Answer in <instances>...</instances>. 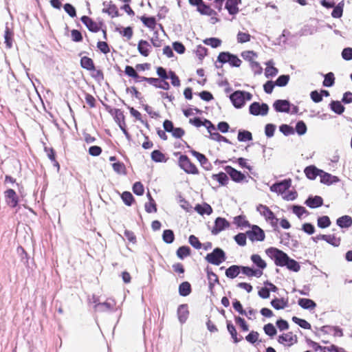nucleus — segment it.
<instances>
[{
	"mask_svg": "<svg viewBox=\"0 0 352 352\" xmlns=\"http://www.w3.org/2000/svg\"><path fill=\"white\" fill-rule=\"evenodd\" d=\"M266 253L274 259L275 265L280 267H285L289 258L285 252L276 248H268Z\"/></svg>",
	"mask_w": 352,
	"mask_h": 352,
	"instance_id": "obj_1",
	"label": "nucleus"
},
{
	"mask_svg": "<svg viewBox=\"0 0 352 352\" xmlns=\"http://www.w3.org/2000/svg\"><path fill=\"white\" fill-rule=\"evenodd\" d=\"M252 98V95L244 91H236L232 93L230 98L236 108H241L245 103V101L250 100Z\"/></svg>",
	"mask_w": 352,
	"mask_h": 352,
	"instance_id": "obj_2",
	"label": "nucleus"
},
{
	"mask_svg": "<svg viewBox=\"0 0 352 352\" xmlns=\"http://www.w3.org/2000/svg\"><path fill=\"white\" fill-rule=\"evenodd\" d=\"M179 166L187 174L198 175L199 171L195 164L186 155H182L178 159Z\"/></svg>",
	"mask_w": 352,
	"mask_h": 352,
	"instance_id": "obj_3",
	"label": "nucleus"
},
{
	"mask_svg": "<svg viewBox=\"0 0 352 352\" xmlns=\"http://www.w3.org/2000/svg\"><path fill=\"white\" fill-rule=\"evenodd\" d=\"M206 261L214 265H219L221 263L226 259L224 251L219 248H216L211 253L208 254L205 257Z\"/></svg>",
	"mask_w": 352,
	"mask_h": 352,
	"instance_id": "obj_4",
	"label": "nucleus"
},
{
	"mask_svg": "<svg viewBox=\"0 0 352 352\" xmlns=\"http://www.w3.org/2000/svg\"><path fill=\"white\" fill-rule=\"evenodd\" d=\"M257 211L264 217L265 219L269 222L273 228H277L278 219L275 217V214L268 206L259 204L257 206Z\"/></svg>",
	"mask_w": 352,
	"mask_h": 352,
	"instance_id": "obj_5",
	"label": "nucleus"
},
{
	"mask_svg": "<svg viewBox=\"0 0 352 352\" xmlns=\"http://www.w3.org/2000/svg\"><path fill=\"white\" fill-rule=\"evenodd\" d=\"M217 60L221 63H228L231 66L236 67H240L242 63L237 56L224 52L219 53Z\"/></svg>",
	"mask_w": 352,
	"mask_h": 352,
	"instance_id": "obj_6",
	"label": "nucleus"
},
{
	"mask_svg": "<svg viewBox=\"0 0 352 352\" xmlns=\"http://www.w3.org/2000/svg\"><path fill=\"white\" fill-rule=\"evenodd\" d=\"M248 239L252 241H263L265 234L264 231L258 226H252V229L246 232Z\"/></svg>",
	"mask_w": 352,
	"mask_h": 352,
	"instance_id": "obj_7",
	"label": "nucleus"
},
{
	"mask_svg": "<svg viewBox=\"0 0 352 352\" xmlns=\"http://www.w3.org/2000/svg\"><path fill=\"white\" fill-rule=\"evenodd\" d=\"M249 111L254 116H266L269 111V107L265 103L260 104L259 102H254L250 104Z\"/></svg>",
	"mask_w": 352,
	"mask_h": 352,
	"instance_id": "obj_8",
	"label": "nucleus"
},
{
	"mask_svg": "<svg viewBox=\"0 0 352 352\" xmlns=\"http://www.w3.org/2000/svg\"><path fill=\"white\" fill-rule=\"evenodd\" d=\"M278 342L287 346H291L298 342V337L293 332L283 333L278 338Z\"/></svg>",
	"mask_w": 352,
	"mask_h": 352,
	"instance_id": "obj_9",
	"label": "nucleus"
},
{
	"mask_svg": "<svg viewBox=\"0 0 352 352\" xmlns=\"http://www.w3.org/2000/svg\"><path fill=\"white\" fill-rule=\"evenodd\" d=\"M82 23L92 32H98L101 29L102 23L94 21L91 18L87 16H82L80 18Z\"/></svg>",
	"mask_w": 352,
	"mask_h": 352,
	"instance_id": "obj_10",
	"label": "nucleus"
},
{
	"mask_svg": "<svg viewBox=\"0 0 352 352\" xmlns=\"http://www.w3.org/2000/svg\"><path fill=\"white\" fill-rule=\"evenodd\" d=\"M290 186L291 179H285L280 182L274 184L270 187V190L278 194H283L289 188Z\"/></svg>",
	"mask_w": 352,
	"mask_h": 352,
	"instance_id": "obj_11",
	"label": "nucleus"
},
{
	"mask_svg": "<svg viewBox=\"0 0 352 352\" xmlns=\"http://www.w3.org/2000/svg\"><path fill=\"white\" fill-rule=\"evenodd\" d=\"M230 227V223L224 218L217 217L212 229L213 234H217L222 230Z\"/></svg>",
	"mask_w": 352,
	"mask_h": 352,
	"instance_id": "obj_12",
	"label": "nucleus"
},
{
	"mask_svg": "<svg viewBox=\"0 0 352 352\" xmlns=\"http://www.w3.org/2000/svg\"><path fill=\"white\" fill-rule=\"evenodd\" d=\"M6 203L12 208H15L19 203V197L13 189H8L5 191Z\"/></svg>",
	"mask_w": 352,
	"mask_h": 352,
	"instance_id": "obj_13",
	"label": "nucleus"
},
{
	"mask_svg": "<svg viewBox=\"0 0 352 352\" xmlns=\"http://www.w3.org/2000/svg\"><path fill=\"white\" fill-rule=\"evenodd\" d=\"M225 170L230 176L231 179L236 182H241L245 178L244 174L230 166H226Z\"/></svg>",
	"mask_w": 352,
	"mask_h": 352,
	"instance_id": "obj_14",
	"label": "nucleus"
},
{
	"mask_svg": "<svg viewBox=\"0 0 352 352\" xmlns=\"http://www.w3.org/2000/svg\"><path fill=\"white\" fill-rule=\"evenodd\" d=\"M241 3V0H226L225 8L230 15H235L239 12V5Z\"/></svg>",
	"mask_w": 352,
	"mask_h": 352,
	"instance_id": "obj_15",
	"label": "nucleus"
},
{
	"mask_svg": "<svg viewBox=\"0 0 352 352\" xmlns=\"http://www.w3.org/2000/svg\"><path fill=\"white\" fill-rule=\"evenodd\" d=\"M151 49V45L147 41L143 39L139 41L138 43V50L142 56L144 57L148 56Z\"/></svg>",
	"mask_w": 352,
	"mask_h": 352,
	"instance_id": "obj_16",
	"label": "nucleus"
},
{
	"mask_svg": "<svg viewBox=\"0 0 352 352\" xmlns=\"http://www.w3.org/2000/svg\"><path fill=\"white\" fill-rule=\"evenodd\" d=\"M273 107L277 112H289L290 102L287 100H277L274 104Z\"/></svg>",
	"mask_w": 352,
	"mask_h": 352,
	"instance_id": "obj_17",
	"label": "nucleus"
},
{
	"mask_svg": "<svg viewBox=\"0 0 352 352\" xmlns=\"http://www.w3.org/2000/svg\"><path fill=\"white\" fill-rule=\"evenodd\" d=\"M89 74L92 78L97 82H102L104 79V75L102 69L97 67L94 65L89 70Z\"/></svg>",
	"mask_w": 352,
	"mask_h": 352,
	"instance_id": "obj_18",
	"label": "nucleus"
},
{
	"mask_svg": "<svg viewBox=\"0 0 352 352\" xmlns=\"http://www.w3.org/2000/svg\"><path fill=\"white\" fill-rule=\"evenodd\" d=\"M124 74L127 76L132 78L135 82H142L143 76H141L138 74V71L135 67L134 68L132 66L126 65L124 68Z\"/></svg>",
	"mask_w": 352,
	"mask_h": 352,
	"instance_id": "obj_19",
	"label": "nucleus"
},
{
	"mask_svg": "<svg viewBox=\"0 0 352 352\" xmlns=\"http://www.w3.org/2000/svg\"><path fill=\"white\" fill-rule=\"evenodd\" d=\"M226 324H227V329H228V332L230 333L231 338H232L234 343H238V342H241V340H243V336L238 335L236 329L231 321L227 320Z\"/></svg>",
	"mask_w": 352,
	"mask_h": 352,
	"instance_id": "obj_20",
	"label": "nucleus"
},
{
	"mask_svg": "<svg viewBox=\"0 0 352 352\" xmlns=\"http://www.w3.org/2000/svg\"><path fill=\"white\" fill-rule=\"evenodd\" d=\"M320 171V169L314 165L307 166L304 170L306 177L311 180H314L317 176H319Z\"/></svg>",
	"mask_w": 352,
	"mask_h": 352,
	"instance_id": "obj_21",
	"label": "nucleus"
},
{
	"mask_svg": "<svg viewBox=\"0 0 352 352\" xmlns=\"http://www.w3.org/2000/svg\"><path fill=\"white\" fill-rule=\"evenodd\" d=\"M271 305L275 309L279 310L287 307L289 305V302L287 298H275L271 301Z\"/></svg>",
	"mask_w": 352,
	"mask_h": 352,
	"instance_id": "obj_22",
	"label": "nucleus"
},
{
	"mask_svg": "<svg viewBox=\"0 0 352 352\" xmlns=\"http://www.w3.org/2000/svg\"><path fill=\"white\" fill-rule=\"evenodd\" d=\"M140 19L144 25L151 30H154L155 29L157 25V21L154 16H146L144 15L142 16Z\"/></svg>",
	"mask_w": 352,
	"mask_h": 352,
	"instance_id": "obj_23",
	"label": "nucleus"
},
{
	"mask_svg": "<svg viewBox=\"0 0 352 352\" xmlns=\"http://www.w3.org/2000/svg\"><path fill=\"white\" fill-rule=\"evenodd\" d=\"M241 271L243 274L248 277L256 276L260 277L263 274V271L260 270H254L248 266H240Z\"/></svg>",
	"mask_w": 352,
	"mask_h": 352,
	"instance_id": "obj_24",
	"label": "nucleus"
},
{
	"mask_svg": "<svg viewBox=\"0 0 352 352\" xmlns=\"http://www.w3.org/2000/svg\"><path fill=\"white\" fill-rule=\"evenodd\" d=\"M307 206L315 208L321 206L323 204V199L320 196L309 197L305 201Z\"/></svg>",
	"mask_w": 352,
	"mask_h": 352,
	"instance_id": "obj_25",
	"label": "nucleus"
},
{
	"mask_svg": "<svg viewBox=\"0 0 352 352\" xmlns=\"http://www.w3.org/2000/svg\"><path fill=\"white\" fill-rule=\"evenodd\" d=\"M210 290L212 291L216 283H219L218 276L208 268L206 269Z\"/></svg>",
	"mask_w": 352,
	"mask_h": 352,
	"instance_id": "obj_26",
	"label": "nucleus"
},
{
	"mask_svg": "<svg viewBox=\"0 0 352 352\" xmlns=\"http://www.w3.org/2000/svg\"><path fill=\"white\" fill-rule=\"evenodd\" d=\"M336 223L342 228H349L352 225V218L350 216L344 215L337 219Z\"/></svg>",
	"mask_w": 352,
	"mask_h": 352,
	"instance_id": "obj_27",
	"label": "nucleus"
},
{
	"mask_svg": "<svg viewBox=\"0 0 352 352\" xmlns=\"http://www.w3.org/2000/svg\"><path fill=\"white\" fill-rule=\"evenodd\" d=\"M298 304L302 308L305 309H314L316 307V302L309 298H299L298 300Z\"/></svg>",
	"mask_w": 352,
	"mask_h": 352,
	"instance_id": "obj_28",
	"label": "nucleus"
},
{
	"mask_svg": "<svg viewBox=\"0 0 352 352\" xmlns=\"http://www.w3.org/2000/svg\"><path fill=\"white\" fill-rule=\"evenodd\" d=\"M197 12H199L201 15H206L210 16L217 14L216 11L213 10L210 6L206 4L204 1Z\"/></svg>",
	"mask_w": 352,
	"mask_h": 352,
	"instance_id": "obj_29",
	"label": "nucleus"
},
{
	"mask_svg": "<svg viewBox=\"0 0 352 352\" xmlns=\"http://www.w3.org/2000/svg\"><path fill=\"white\" fill-rule=\"evenodd\" d=\"M241 272V267L239 265H233L229 267L226 270V276L231 279L236 278Z\"/></svg>",
	"mask_w": 352,
	"mask_h": 352,
	"instance_id": "obj_30",
	"label": "nucleus"
},
{
	"mask_svg": "<svg viewBox=\"0 0 352 352\" xmlns=\"http://www.w3.org/2000/svg\"><path fill=\"white\" fill-rule=\"evenodd\" d=\"M116 31L128 41L131 40L133 35V30L130 26L126 28H116Z\"/></svg>",
	"mask_w": 352,
	"mask_h": 352,
	"instance_id": "obj_31",
	"label": "nucleus"
},
{
	"mask_svg": "<svg viewBox=\"0 0 352 352\" xmlns=\"http://www.w3.org/2000/svg\"><path fill=\"white\" fill-rule=\"evenodd\" d=\"M191 292V285L188 281H184L179 285V294L180 296H187Z\"/></svg>",
	"mask_w": 352,
	"mask_h": 352,
	"instance_id": "obj_32",
	"label": "nucleus"
},
{
	"mask_svg": "<svg viewBox=\"0 0 352 352\" xmlns=\"http://www.w3.org/2000/svg\"><path fill=\"white\" fill-rule=\"evenodd\" d=\"M151 157L155 162H166L168 160L166 155L160 150H154L151 154Z\"/></svg>",
	"mask_w": 352,
	"mask_h": 352,
	"instance_id": "obj_33",
	"label": "nucleus"
},
{
	"mask_svg": "<svg viewBox=\"0 0 352 352\" xmlns=\"http://www.w3.org/2000/svg\"><path fill=\"white\" fill-rule=\"evenodd\" d=\"M195 209L199 214L201 215L204 214L209 215L212 212V207L206 203L204 204L203 205L197 204Z\"/></svg>",
	"mask_w": 352,
	"mask_h": 352,
	"instance_id": "obj_34",
	"label": "nucleus"
},
{
	"mask_svg": "<svg viewBox=\"0 0 352 352\" xmlns=\"http://www.w3.org/2000/svg\"><path fill=\"white\" fill-rule=\"evenodd\" d=\"M323 240L327 241L334 247H338L340 245V237L336 236L335 234H327V236H322Z\"/></svg>",
	"mask_w": 352,
	"mask_h": 352,
	"instance_id": "obj_35",
	"label": "nucleus"
},
{
	"mask_svg": "<svg viewBox=\"0 0 352 352\" xmlns=\"http://www.w3.org/2000/svg\"><path fill=\"white\" fill-rule=\"evenodd\" d=\"M233 223L236 225L238 227L241 228L250 227V225L248 221L246 219L245 216L244 215H239L234 218Z\"/></svg>",
	"mask_w": 352,
	"mask_h": 352,
	"instance_id": "obj_36",
	"label": "nucleus"
},
{
	"mask_svg": "<svg viewBox=\"0 0 352 352\" xmlns=\"http://www.w3.org/2000/svg\"><path fill=\"white\" fill-rule=\"evenodd\" d=\"M320 182L324 184H331L333 182H335L336 177L332 176L331 174L324 172L321 170L320 175Z\"/></svg>",
	"mask_w": 352,
	"mask_h": 352,
	"instance_id": "obj_37",
	"label": "nucleus"
},
{
	"mask_svg": "<svg viewBox=\"0 0 352 352\" xmlns=\"http://www.w3.org/2000/svg\"><path fill=\"white\" fill-rule=\"evenodd\" d=\"M80 65L82 69L89 70L94 65H95V63L92 58L85 56L81 57Z\"/></svg>",
	"mask_w": 352,
	"mask_h": 352,
	"instance_id": "obj_38",
	"label": "nucleus"
},
{
	"mask_svg": "<svg viewBox=\"0 0 352 352\" xmlns=\"http://www.w3.org/2000/svg\"><path fill=\"white\" fill-rule=\"evenodd\" d=\"M212 177L217 180L221 186L227 185L229 180L227 173L223 172H221L218 174H214L212 175Z\"/></svg>",
	"mask_w": 352,
	"mask_h": 352,
	"instance_id": "obj_39",
	"label": "nucleus"
},
{
	"mask_svg": "<svg viewBox=\"0 0 352 352\" xmlns=\"http://www.w3.org/2000/svg\"><path fill=\"white\" fill-rule=\"evenodd\" d=\"M285 267H286L290 271L295 272H298L300 270V264L293 258H288Z\"/></svg>",
	"mask_w": 352,
	"mask_h": 352,
	"instance_id": "obj_40",
	"label": "nucleus"
},
{
	"mask_svg": "<svg viewBox=\"0 0 352 352\" xmlns=\"http://www.w3.org/2000/svg\"><path fill=\"white\" fill-rule=\"evenodd\" d=\"M252 261L261 270H262L265 269L267 266L265 261L262 259L260 255L258 254H253L251 256Z\"/></svg>",
	"mask_w": 352,
	"mask_h": 352,
	"instance_id": "obj_41",
	"label": "nucleus"
},
{
	"mask_svg": "<svg viewBox=\"0 0 352 352\" xmlns=\"http://www.w3.org/2000/svg\"><path fill=\"white\" fill-rule=\"evenodd\" d=\"M190 152L192 156L196 157L202 166L204 167L206 164H209L208 158L204 154L195 150H191Z\"/></svg>",
	"mask_w": 352,
	"mask_h": 352,
	"instance_id": "obj_42",
	"label": "nucleus"
},
{
	"mask_svg": "<svg viewBox=\"0 0 352 352\" xmlns=\"http://www.w3.org/2000/svg\"><path fill=\"white\" fill-rule=\"evenodd\" d=\"M189 122L196 127H200L201 126H208L209 127L212 126V122L206 119L202 121L199 118H194L192 119H190Z\"/></svg>",
	"mask_w": 352,
	"mask_h": 352,
	"instance_id": "obj_43",
	"label": "nucleus"
},
{
	"mask_svg": "<svg viewBox=\"0 0 352 352\" xmlns=\"http://www.w3.org/2000/svg\"><path fill=\"white\" fill-rule=\"evenodd\" d=\"M331 109L337 114H342L344 111V107L340 101H332L330 103Z\"/></svg>",
	"mask_w": 352,
	"mask_h": 352,
	"instance_id": "obj_44",
	"label": "nucleus"
},
{
	"mask_svg": "<svg viewBox=\"0 0 352 352\" xmlns=\"http://www.w3.org/2000/svg\"><path fill=\"white\" fill-rule=\"evenodd\" d=\"M103 12L107 13L112 18L120 16L118 9L115 4L109 3L106 9H103Z\"/></svg>",
	"mask_w": 352,
	"mask_h": 352,
	"instance_id": "obj_45",
	"label": "nucleus"
},
{
	"mask_svg": "<svg viewBox=\"0 0 352 352\" xmlns=\"http://www.w3.org/2000/svg\"><path fill=\"white\" fill-rule=\"evenodd\" d=\"M241 56L245 60L248 61L250 64H251L256 59L258 56L254 51L248 50L243 52L241 53Z\"/></svg>",
	"mask_w": 352,
	"mask_h": 352,
	"instance_id": "obj_46",
	"label": "nucleus"
},
{
	"mask_svg": "<svg viewBox=\"0 0 352 352\" xmlns=\"http://www.w3.org/2000/svg\"><path fill=\"white\" fill-rule=\"evenodd\" d=\"M190 248L188 246H181L177 250V256L180 259H184V258L190 255Z\"/></svg>",
	"mask_w": 352,
	"mask_h": 352,
	"instance_id": "obj_47",
	"label": "nucleus"
},
{
	"mask_svg": "<svg viewBox=\"0 0 352 352\" xmlns=\"http://www.w3.org/2000/svg\"><path fill=\"white\" fill-rule=\"evenodd\" d=\"M13 32L8 28H6L4 33L5 43L7 47L10 48L12 46Z\"/></svg>",
	"mask_w": 352,
	"mask_h": 352,
	"instance_id": "obj_48",
	"label": "nucleus"
},
{
	"mask_svg": "<svg viewBox=\"0 0 352 352\" xmlns=\"http://www.w3.org/2000/svg\"><path fill=\"white\" fill-rule=\"evenodd\" d=\"M343 2L339 3L336 6L333 7V10L331 12V16L333 18L338 19L342 16L343 14Z\"/></svg>",
	"mask_w": 352,
	"mask_h": 352,
	"instance_id": "obj_49",
	"label": "nucleus"
},
{
	"mask_svg": "<svg viewBox=\"0 0 352 352\" xmlns=\"http://www.w3.org/2000/svg\"><path fill=\"white\" fill-rule=\"evenodd\" d=\"M188 311L187 310V305H180L178 308V316L179 320L182 322H185L188 317Z\"/></svg>",
	"mask_w": 352,
	"mask_h": 352,
	"instance_id": "obj_50",
	"label": "nucleus"
},
{
	"mask_svg": "<svg viewBox=\"0 0 352 352\" xmlns=\"http://www.w3.org/2000/svg\"><path fill=\"white\" fill-rule=\"evenodd\" d=\"M235 323L243 331H248L249 330V325L244 318L240 316L234 317Z\"/></svg>",
	"mask_w": 352,
	"mask_h": 352,
	"instance_id": "obj_51",
	"label": "nucleus"
},
{
	"mask_svg": "<svg viewBox=\"0 0 352 352\" xmlns=\"http://www.w3.org/2000/svg\"><path fill=\"white\" fill-rule=\"evenodd\" d=\"M163 240L166 243H171L175 240V235L171 230H165L162 234Z\"/></svg>",
	"mask_w": 352,
	"mask_h": 352,
	"instance_id": "obj_52",
	"label": "nucleus"
},
{
	"mask_svg": "<svg viewBox=\"0 0 352 352\" xmlns=\"http://www.w3.org/2000/svg\"><path fill=\"white\" fill-rule=\"evenodd\" d=\"M292 321L305 329H310L311 328V324L307 320L296 316L292 317Z\"/></svg>",
	"mask_w": 352,
	"mask_h": 352,
	"instance_id": "obj_53",
	"label": "nucleus"
},
{
	"mask_svg": "<svg viewBox=\"0 0 352 352\" xmlns=\"http://www.w3.org/2000/svg\"><path fill=\"white\" fill-rule=\"evenodd\" d=\"M237 138L240 142L250 141L252 140V135L248 131H242L239 132Z\"/></svg>",
	"mask_w": 352,
	"mask_h": 352,
	"instance_id": "obj_54",
	"label": "nucleus"
},
{
	"mask_svg": "<svg viewBox=\"0 0 352 352\" xmlns=\"http://www.w3.org/2000/svg\"><path fill=\"white\" fill-rule=\"evenodd\" d=\"M204 43L216 48L221 45V41L217 38H208L204 40Z\"/></svg>",
	"mask_w": 352,
	"mask_h": 352,
	"instance_id": "obj_55",
	"label": "nucleus"
},
{
	"mask_svg": "<svg viewBox=\"0 0 352 352\" xmlns=\"http://www.w3.org/2000/svg\"><path fill=\"white\" fill-rule=\"evenodd\" d=\"M317 224L319 228H326L330 226L331 221L329 217L322 216L318 219Z\"/></svg>",
	"mask_w": 352,
	"mask_h": 352,
	"instance_id": "obj_56",
	"label": "nucleus"
},
{
	"mask_svg": "<svg viewBox=\"0 0 352 352\" xmlns=\"http://www.w3.org/2000/svg\"><path fill=\"white\" fill-rule=\"evenodd\" d=\"M335 82L334 74L332 72H329L324 76L323 80V85L324 87H331Z\"/></svg>",
	"mask_w": 352,
	"mask_h": 352,
	"instance_id": "obj_57",
	"label": "nucleus"
},
{
	"mask_svg": "<svg viewBox=\"0 0 352 352\" xmlns=\"http://www.w3.org/2000/svg\"><path fill=\"white\" fill-rule=\"evenodd\" d=\"M236 38L238 43H243L250 41L251 35L248 32H239L236 36Z\"/></svg>",
	"mask_w": 352,
	"mask_h": 352,
	"instance_id": "obj_58",
	"label": "nucleus"
},
{
	"mask_svg": "<svg viewBox=\"0 0 352 352\" xmlns=\"http://www.w3.org/2000/svg\"><path fill=\"white\" fill-rule=\"evenodd\" d=\"M259 333L256 331H251L245 337V340L250 344H254L258 340Z\"/></svg>",
	"mask_w": 352,
	"mask_h": 352,
	"instance_id": "obj_59",
	"label": "nucleus"
},
{
	"mask_svg": "<svg viewBox=\"0 0 352 352\" xmlns=\"http://www.w3.org/2000/svg\"><path fill=\"white\" fill-rule=\"evenodd\" d=\"M263 330L265 334L270 337H273L277 333L275 327L272 323L265 324L263 327Z\"/></svg>",
	"mask_w": 352,
	"mask_h": 352,
	"instance_id": "obj_60",
	"label": "nucleus"
},
{
	"mask_svg": "<svg viewBox=\"0 0 352 352\" xmlns=\"http://www.w3.org/2000/svg\"><path fill=\"white\" fill-rule=\"evenodd\" d=\"M142 82H146L149 85H153L156 88H159V85L161 82V80L160 78H152V77L148 78V77L143 76Z\"/></svg>",
	"mask_w": 352,
	"mask_h": 352,
	"instance_id": "obj_61",
	"label": "nucleus"
},
{
	"mask_svg": "<svg viewBox=\"0 0 352 352\" xmlns=\"http://www.w3.org/2000/svg\"><path fill=\"white\" fill-rule=\"evenodd\" d=\"M122 199L127 206H131L134 201V198L130 192L125 191L121 195Z\"/></svg>",
	"mask_w": 352,
	"mask_h": 352,
	"instance_id": "obj_62",
	"label": "nucleus"
},
{
	"mask_svg": "<svg viewBox=\"0 0 352 352\" xmlns=\"http://www.w3.org/2000/svg\"><path fill=\"white\" fill-rule=\"evenodd\" d=\"M289 78H290L289 75H281L276 79L274 82L276 86L284 87L288 83Z\"/></svg>",
	"mask_w": 352,
	"mask_h": 352,
	"instance_id": "obj_63",
	"label": "nucleus"
},
{
	"mask_svg": "<svg viewBox=\"0 0 352 352\" xmlns=\"http://www.w3.org/2000/svg\"><path fill=\"white\" fill-rule=\"evenodd\" d=\"M247 237L246 233H239L234 236V240L238 245L244 246L246 244Z\"/></svg>",
	"mask_w": 352,
	"mask_h": 352,
	"instance_id": "obj_64",
	"label": "nucleus"
}]
</instances>
